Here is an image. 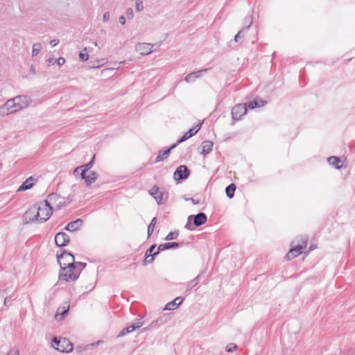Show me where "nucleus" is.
<instances>
[{
  "instance_id": "nucleus-43",
  "label": "nucleus",
  "mask_w": 355,
  "mask_h": 355,
  "mask_svg": "<svg viewBox=\"0 0 355 355\" xmlns=\"http://www.w3.org/2000/svg\"><path fill=\"white\" fill-rule=\"evenodd\" d=\"M126 15H127L128 18L132 19L134 17L133 10L130 8H128L126 11Z\"/></svg>"
},
{
  "instance_id": "nucleus-16",
  "label": "nucleus",
  "mask_w": 355,
  "mask_h": 355,
  "mask_svg": "<svg viewBox=\"0 0 355 355\" xmlns=\"http://www.w3.org/2000/svg\"><path fill=\"white\" fill-rule=\"evenodd\" d=\"M328 163L336 169H340L343 166V161L338 157L331 156L328 158Z\"/></svg>"
},
{
  "instance_id": "nucleus-27",
  "label": "nucleus",
  "mask_w": 355,
  "mask_h": 355,
  "mask_svg": "<svg viewBox=\"0 0 355 355\" xmlns=\"http://www.w3.org/2000/svg\"><path fill=\"white\" fill-rule=\"evenodd\" d=\"M13 109L6 107V102L1 106H0V116H8L13 114Z\"/></svg>"
},
{
  "instance_id": "nucleus-3",
  "label": "nucleus",
  "mask_w": 355,
  "mask_h": 355,
  "mask_svg": "<svg viewBox=\"0 0 355 355\" xmlns=\"http://www.w3.org/2000/svg\"><path fill=\"white\" fill-rule=\"evenodd\" d=\"M38 210L39 223H42L46 221L52 214V206L44 201L37 203Z\"/></svg>"
},
{
  "instance_id": "nucleus-4",
  "label": "nucleus",
  "mask_w": 355,
  "mask_h": 355,
  "mask_svg": "<svg viewBox=\"0 0 355 355\" xmlns=\"http://www.w3.org/2000/svg\"><path fill=\"white\" fill-rule=\"evenodd\" d=\"M51 345L55 349L61 352L69 353L73 349L71 343L65 338L58 339L55 337L52 340Z\"/></svg>"
},
{
  "instance_id": "nucleus-12",
  "label": "nucleus",
  "mask_w": 355,
  "mask_h": 355,
  "mask_svg": "<svg viewBox=\"0 0 355 355\" xmlns=\"http://www.w3.org/2000/svg\"><path fill=\"white\" fill-rule=\"evenodd\" d=\"M155 248H156V245H153L146 252V254H145L146 258H145V259L144 261V263H143V264L144 266L147 265V264L152 263L153 262V261H154V257L155 255H157L159 253V252L160 251V250H158L157 252H154L153 254H152L153 252L154 251V250L155 249Z\"/></svg>"
},
{
  "instance_id": "nucleus-22",
  "label": "nucleus",
  "mask_w": 355,
  "mask_h": 355,
  "mask_svg": "<svg viewBox=\"0 0 355 355\" xmlns=\"http://www.w3.org/2000/svg\"><path fill=\"white\" fill-rule=\"evenodd\" d=\"M179 247V243L176 242L173 243H165L160 244L158 246V250L160 251H163L165 250L171 249V248H176Z\"/></svg>"
},
{
  "instance_id": "nucleus-7",
  "label": "nucleus",
  "mask_w": 355,
  "mask_h": 355,
  "mask_svg": "<svg viewBox=\"0 0 355 355\" xmlns=\"http://www.w3.org/2000/svg\"><path fill=\"white\" fill-rule=\"evenodd\" d=\"M38 210L37 203L31 207L25 213L24 219L26 223L38 222Z\"/></svg>"
},
{
  "instance_id": "nucleus-51",
  "label": "nucleus",
  "mask_w": 355,
  "mask_h": 355,
  "mask_svg": "<svg viewBox=\"0 0 355 355\" xmlns=\"http://www.w3.org/2000/svg\"><path fill=\"white\" fill-rule=\"evenodd\" d=\"M83 168L82 166L76 167L73 171L74 175H77V174L79 173L80 171Z\"/></svg>"
},
{
  "instance_id": "nucleus-19",
  "label": "nucleus",
  "mask_w": 355,
  "mask_h": 355,
  "mask_svg": "<svg viewBox=\"0 0 355 355\" xmlns=\"http://www.w3.org/2000/svg\"><path fill=\"white\" fill-rule=\"evenodd\" d=\"M182 300H183V299H182L180 297H176L173 301L166 304L164 309L165 310H173V309H176L182 302Z\"/></svg>"
},
{
  "instance_id": "nucleus-55",
  "label": "nucleus",
  "mask_w": 355,
  "mask_h": 355,
  "mask_svg": "<svg viewBox=\"0 0 355 355\" xmlns=\"http://www.w3.org/2000/svg\"><path fill=\"white\" fill-rule=\"evenodd\" d=\"M62 263H67V259H63Z\"/></svg>"
},
{
  "instance_id": "nucleus-42",
  "label": "nucleus",
  "mask_w": 355,
  "mask_h": 355,
  "mask_svg": "<svg viewBox=\"0 0 355 355\" xmlns=\"http://www.w3.org/2000/svg\"><path fill=\"white\" fill-rule=\"evenodd\" d=\"M191 137L189 135L188 132H187L180 139L178 140V144L182 143L185 140L189 139Z\"/></svg>"
},
{
  "instance_id": "nucleus-9",
  "label": "nucleus",
  "mask_w": 355,
  "mask_h": 355,
  "mask_svg": "<svg viewBox=\"0 0 355 355\" xmlns=\"http://www.w3.org/2000/svg\"><path fill=\"white\" fill-rule=\"evenodd\" d=\"M189 175V170L184 165L180 166L173 174L174 179L176 180H185Z\"/></svg>"
},
{
  "instance_id": "nucleus-26",
  "label": "nucleus",
  "mask_w": 355,
  "mask_h": 355,
  "mask_svg": "<svg viewBox=\"0 0 355 355\" xmlns=\"http://www.w3.org/2000/svg\"><path fill=\"white\" fill-rule=\"evenodd\" d=\"M176 146V144H173L171 148H169L168 149L164 150L163 153H160L157 157H156V162H161V161H163L164 159H166L168 155H169L170 153V151L172 148H175Z\"/></svg>"
},
{
  "instance_id": "nucleus-14",
  "label": "nucleus",
  "mask_w": 355,
  "mask_h": 355,
  "mask_svg": "<svg viewBox=\"0 0 355 355\" xmlns=\"http://www.w3.org/2000/svg\"><path fill=\"white\" fill-rule=\"evenodd\" d=\"M149 194L156 200L158 205L162 203L163 193L157 186H154L150 189Z\"/></svg>"
},
{
  "instance_id": "nucleus-6",
  "label": "nucleus",
  "mask_w": 355,
  "mask_h": 355,
  "mask_svg": "<svg viewBox=\"0 0 355 355\" xmlns=\"http://www.w3.org/2000/svg\"><path fill=\"white\" fill-rule=\"evenodd\" d=\"M158 47L157 44H151L150 43L145 42H139L135 45V51L139 53L141 55H147L150 54L154 51L157 49H155L153 50V47Z\"/></svg>"
},
{
  "instance_id": "nucleus-18",
  "label": "nucleus",
  "mask_w": 355,
  "mask_h": 355,
  "mask_svg": "<svg viewBox=\"0 0 355 355\" xmlns=\"http://www.w3.org/2000/svg\"><path fill=\"white\" fill-rule=\"evenodd\" d=\"M34 178L33 177L28 178L23 184L19 187L17 191H23L32 188L34 184Z\"/></svg>"
},
{
  "instance_id": "nucleus-48",
  "label": "nucleus",
  "mask_w": 355,
  "mask_h": 355,
  "mask_svg": "<svg viewBox=\"0 0 355 355\" xmlns=\"http://www.w3.org/2000/svg\"><path fill=\"white\" fill-rule=\"evenodd\" d=\"M59 43V40H52L50 41V45L52 46V47H54L55 46H57Z\"/></svg>"
},
{
  "instance_id": "nucleus-56",
  "label": "nucleus",
  "mask_w": 355,
  "mask_h": 355,
  "mask_svg": "<svg viewBox=\"0 0 355 355\" xmlns=\"http://www.w3.org/2000/svg\"><path fill=\"white\" fill-rule=\"evenodd\" d=\"M94 46H97V43L96 42H94Z\"/></svg>"
},
{
  "instance_id": "nucleus-8",
  "label": "nucleus",
  "mask_w": 355,
  "mask_h": 355,
  "mask_svg": "<svg viewBox=\"0 0 355 355\" xmlns=\"http://www.w3.org/2000/svg\"><path fill=\"white\" fill-rule=\"evenodd\" d=\"M247 112L246 104H239L235 105L232 110V118L234 120H239L242 116Z\"/></svg>"
},
{
  "instance_id": "nucleus-37",
  "label": "nucleus",
  "mask_w": 355,
  "mask_h": 355,
  "mask_svg": "<svg viewBox=\"0 0 355 355\" xmlns=\"http://www.w3.org/2000/svg\"><path fill=\"white\" fill-rule=\"evenodd\" d=\"M94 159H95V155H94L92 160L89 163L82 165L83 168H85V170L89 171L93 166Z\"/></svg>"
},
{
  "instance_id": "nucleus-15",
  "label": "nucleus",
  "mask_w": 355,
  "mask_h": 355,
  "mask_svg": "<svg viewBox=\"0 0 355 355\" xmlns=\"http://www.w3.org/2000/svg\"><path fill=\"white\" fill-rule=\"evenodd\" d=\"M192 219L193 220V225L196 227H199L205 224L207 220L206 214L202 212L198 213L195 216L193 215Z\"/></svg>"
},
{
  "instance_id": "nucleus-35",
  "label": "nucleus",
  "mask_w": 355,
  "mask_h": 355,
  "mask_svg": "<svg viewBox=\"0 0 355 355\" xmlns=\"http://www.w3.org/2000/svg\"><path fill=\"white\" fill-rule=\"evenodd\" d=\"M159 320L153 321L148 327H144L142 329V331L144 332V331H148V330L154 328L155 327L157 326L158 323H159Z\"/></svg>"
},
{
  "instance_id": "nucleus-28",
  "label": "nucleus",
  "mask_w": 355,
  "mask_h": 355,
  "mask_svg": "<svg viewBox=\"0 0 355 355\" xmlns=\"http://www.w3.org/2000/svg\"><path fill=\"white\" fill-rule=\"evenodd\" d=\"M236 188V187L234 184H230L226 187L225 193L228 198H232L234 197Z\"/></svg>"
},
{
  "instance_id": "nucleus-52",
  "label": "nucleus",
  "mask_w": 355,
  "mask_h": 355,
  "mask_svg": "<svg viewBox=\"0 0 355 355\" xmlns=\"http://www.w3.org/2000/svg\"><path fill=\"white\" fill-rule=\"evenodd\" d=\"M119 23L121 25H124L125 24V18L124 16H121L119 19Z\"/></svg>"
},
{
  "instance_id": "nucleus-36",
  "label": "nucleus",
  "mask_w": 355,
  "mask_h": 355,
  "mask_svg": "<svg viewBox=\"0 0 355 355\" xmlns=\"http://www.w3.org/2000/svg\"><path fill=\"white\" fill-rule=\"evenodd\" d=\"M236 348H237V346L236 344L229 343L226 346V351L227 352H233L234 351H235L236 349Z\"/></svg>"
},
{
  "instance_id": "nucleus-10",
  "label": "nucleus",
  "mask_w": 355,
  "mask_h": 355,
  "mask_svg": "<svg viewBox=\"0 0 355 355\" xmlns=\"http://www.w3.org/2000/svg\"><path fill=\"white\" fill-rule=\"evenodd\" d=\"M144 322L141 320H138L135 323L131 324L130 326H128L124 329H122V331L119 334L118 336H123L125 334H128L129 333H131L136 329L140 328L141 326H143Z\"/></svg>"
},
{
  "instance_id": "nucleus-24",
  "label": "nucleus",
  "mask_w": 355,
  "mask_h": 355,
  "mask_svg": "<svg viewBox=\"0 0 355 355\" xmlns=\"http://www.w3.org/2000/svg\"><path fill=\"white\" fill-rule=\"evenodd\" d=\"M69 305L65 304L63 306H60L58 309L57 313L55 314V318L58 320H62V316L66 314L69 310Z\"/></svg>"
},
{
  "instance_id": "nucleus-34",
  "label": "nucleus",
  "mask_w": 355,
  "mask_h": 355,
  "mask_svg": "<svg viewBox=\"0 0 355 355\" xmlns=\"http://www.w3.org/2000/svg\"><path fill=\"white\" fill-rule=\"evenodd\" d=\"M193 215H190L187 218V223L185 225V228L187 230H193L194 229L191 223Z\"/></svg>"
},
{
  "instance_id": "nucleus-46",
  "label": "nucleus",
  "mask_w": 355,
  "mask_h": 355,
  "mask_svg": "<svg viewBox=\"0 0 355 355\" xmlns=\"http://www.w3.org/2000/svg\"><path fill=\"white\" fill-rule=\"evenodd\" d=\"M109 19H110V12H105L103 16V21L104 22H107L109 20Z\"/></svg>"
},
{
  "instance_id": "nucleus-54",
  "label": "nucleus",
  "mask_w": 355,
  "mask_h": 355,
  "mask_svg": "<svg viewBox=\"0 0 355 355\" xmlns=\"http://www.w3.org/2000/svg\"><path fill=\"white\" fill-rule=\"evenodd\" d=\"M314 248H315L313 245H311L309 248V251L313 250Z\"/></svg>"
},
{
  "instance_id": "nucleus-23",
  "label": "nucleus",
  "mask_w": 355,
  "mask_h": 355,
  "mask_svg": "<svg viewBox=\"0 0 355 355\" xmlns=\"http://www.w3.org/2000/svg\"><path fill=\"white\" fill-rule=\"evenodd\" d=\"M252 17H250L249 18V20H248V25L247 26L246 28H243V29H241V31H239L237 34L235 35L234 37V41L236 42H239L240 39L243 38L244 37V33H243V30L244 29H248L249 28L251 25L252 24Z\"/></svg>"
},
{
  "instance_id": "nucleus-32",
  "label": "nucleus",
  "mask_w": 355,
  "mask_h": 355,
  "mask_svg": "<svg viewBox=\"0 0 355 355\" xmlns=\"http://www.w3.org/2000/svg\"><path fill=\"white\" fill-rule=\"evenodd\" d=\"M42 49L41 44L40 43H35L33 45L32 49V55H37Z\"/></svg>"
},
{
  "instance_id": "nucleus-41",
  "label": "nucleus",
  "mask_w": 355,
  "mask_h": 355,
  "mask_svg": "<svg viewBox=\"0 0 355 355\" xmlns=\"http://www.w3.org/2000/svg\"><path fill=\"white\" fill-rule=\"evenodd\" d=\"M79 57L81 60L83 61H86L89 59V55L87 53L80 52L79 53Z\"/></svg>"
},
{
  "instance_id": "nucleus-17",
  "label": "nucleus",
  "mask_w": 355,
  "mask_h": 355,
  "mask_svg": "<svg viewBox=\"0 0 355 355\" xmlns=\"http://www.w3.org/2000/svg\"><path fill=\"white\" fill-rule=\"evenodd\" d=\"M83 220L81 219H77L74 221L70 222L65 229L70 232H74L78 230L82 225Z\"/></svg>"
},
{
  "instance_id": "nucleus-13",
  "label": "nucleus",
  "mask_w": 355,
  "mask_h": 355,
  "mask_svg": "<svg viewBox=\"0 0 355 355\" xmlns=\"http://www.w3.org/2000/svg\"><path fill=\"white\" fill-rule=\"evenodd\" d=\"M208 71V69H205L190 73L184 78V80L188 83H193L197 78H200L204 73Z\"/></svg>"
},
{
  "instance_id": "nucleus-45",
  "label": "nucleus",
  "mask_w": 355,
  "mask_h": 355,
  "mask_svg": "<svg viewBox=\"0 0 355 355\" xmlns=\"http://www.w3.org/2000/svg\"><path fill=\"white\" fill-rule=\"evenodd\" d=\"M64 63H65V59H64L63 57H60V58L57 60V64H58V65H59V66H62V65H63Z\"/></svg>"
},
{
  "instance_id": "nucleus-29",
  "label": "nucleus",
  "mask_w": 355,
  "mask_h": 355,
  "mask_svg": "<svg viewBox=\"0 0 355 355\" xmlns=\"http://www.w3.org/2000/svg\"><path fill=\"white\" fill-rule=\"evenodd\" d=\"M59 199H60V197L57 194L51 193V194L49 195L47 199L46 200H44V202H47L49 205L51 206L52 204H54V202Z\"/></svg>"
},
{
  "instance_id": "nucleus-25",
  "label": "nucleus",
  "mask_w": 355,
  "mask_h": 355,
  "mask_svg": "<svg viewBox=\"0 0 355 355\" xmlns=\"http://www.w3.org/2000/svg\"><path fill=\"white\" fill-rule=\"evenodd\" d=\"M265 105V101L259 98H256L254 101L248 103V107L250 109H254L255 107H261Z\"/></svg>"
},
{
  "instance_id": "nucleus-21",
  "label": "nucleus",
  "mask_w": 355,
  "mask_h": 355,
  "mask_svg": "<svg viewBox=\"0 0 355 355\" xmlns=\"http://www.w3.org/2000/svg\"><path fill=\"white\" fill-rule=\"evenodd\" d=\"M98 174L94 171H90L87 175L85 180V184L87 186L91 185L92 184L94 183L96 180H97Z\"/></svg>"
},
{
  "instance_id": "nucleus-49",
  "label": "nucleus",
  "mask_w": 355,
  "mask_h": 355,
  "mask_svg": "<svg viewBox=\"0 0 355 355\" xmlns=\"http://www.w3.org/2000/svg\"><path fill=\"white\" fill-rule=\"evenodd\" d=\"M186 200H191L194 205L200 204V202L199 200H196L193 198H186Z\"/></svg>"
},
{
  "instance_id": "nucleus-50",
  "label": "nucleus",
  "mask_w": 355,
  "mask_h": 355,
  "mask_svg": "<svg viewBox=\"0 0 355 355\" xmlns=\"http://www.w3.org/2000/svg\"><path fill=\"white\" fill-rule=\"evenodd\" d=\"M101 343H102V341L101 340H98L96 343H92V344L87 345V348H94V347L97 346Z\"/></svg>"
},
{
  "instance_id": "nucleus-44",
  "label": "nucleus",
  "mask_w": 355,
  "mask_h": 355,
  "mask_svg": "<svg viewBox=\"0 0 355 355\" xmlns=\"http://www.w3.org/2000/svg\"><path fill=\"white\" fill-rule=\"evenodd\" d=\"M87 171H87V170H85V168H83L81 169V171H80V176H81V178H82L83 180H84L85 181L86 178H87Z\"/></svg>"
},
{
  "instance_id": "nucleus-5",
  "label": "nucleus",
  "mask_w": 355,
  "mask_h": 355,
  "mask_svg": "<svg viewBox=\"0 0 355 355\" xmlns=\"http://www.w3.org/2000/svg\"><path fill=\"white\" fill-rule=\"evenodd\" d=\"M306 245L307 240L306 239H302L301 243H298L297 245H295V241H293L291 243L292 248L286 254L285 257L286 259L289 261L297 257L302 253V250L306 247Z\"/></svg>"
},
{
  "instance_id": "nucleus-11",
  "label": "nucleus",
  "mask_w": 355,
  "mask_h": 355,
  "mask_svg": "<svg viewBox=\"0 0 355 355\" xmlns=\"http://www.w3.org/2000/svg\"><path fill=\"white\" fill-rule=\"evenodd\" d=\"M55 242L58 246H65L69 242V237L64 232H59L55 236Z\"/></svg>"
},
{
  "instance_id": "nucleus-30",
  "label": "nucleus",
  "mask_w": 355,
  "mask_h": 355,
  "mask_svg": "<svg viewBox=\"0 0 355 355\" xmlns=\"http://www.w3.org/2000/svg\"><path fill=\"white\" fill-rule=\"evenodd\" d=\"M156 222H157V218L155 217H154L151 220V222H150V223L149 224V225L148 227V237L150 236V235L153 234V232L154 231V228H155V224H156Z\"/></svg>"
},
{
  "instance_id": "nucleus-2",
  "label": "nucleus",
  "mask_w": 355,
  "mask_h": 355,
  "mask_svg": "<svg viewBox=\"0 0 355 355\" xmlns=\"http://www.w3.org/2000/svg\"><path fill=\"white\" fill-rule=\"evenodd\" d=\"M31 102L32 101L28 96L20 95L6 101V107L8 109H13V112L15 113L28 107Z\"/></svg>"
},
{
  "instance_id": "nucleus-47",
  "label": "nucleus",
  "mask_w": 355,
  "mask_h": 355,
  "mask_svg": "<svg viewBox=\"0 0 355 355\" xmlns=\"http://www.w3.org/2000/svg\"><path fill=\"white\" fill-rule=\"evenodd\" d=\"M55 62V58L53 56L49 57L47 60L49 65L53 64Z\"/></svg>"
},
{
  "instance_id": "nucleus-20",
  "label": "nucleus",
  "mask_w": 355,
  "mask_h": 355,
  "mask_svg": "<svg viewBox=\"0 0 355 355\" xmlns=\"http://www.w3.org/2000/svg\"><path fill=\"white\" fill-rule=\"evenodd\" d=\"M202 154H208L212 150L213 142L209 140L204 141L202 144Z\"/></svg>"
},
{
  "instance_id": "nucleus-38",
  "label": "nucleus",
  "mask_w": 355,
  "mask_h": 355,
  "mask_svg": "<svg viewBox=\"0 0 355 355\" xmlns=\"http://www.w3.org/2000/svg\"><path fill=\"white\" fill-rule=\"evenodd\" d=\"M135 7L137 12H140L144 9L143 2L141 0H135Z\"/></svg>"
},
{
  "instance_id": "nucleus-39",
  "label": "nucleus",
  "mask_w": 355,
  "mask_h": 355,
  "mask_svg": "<svg viewBox=\"0 0 355 355\" xmlns=\"http://www.w3.org/2000/svg\"><path fill=\"white\" fill-rule=\"evenodd\" d=\"M178 233L175 232H170L165 238V240L170 241L175 239L178 236Z\"/></svg>"
},
{
  "instance_id": "nucleus-40",
  "label": "nucleus",
  "mask_w": 355,
  "mask_h": 355,
  "mask_svg": "<svg viewBox=\"0 0 355 355\" xmlns=\"http://www.w3.org/2000/svg\"><path fill=\"white\" fill-rule=\"evenodd\" d=\"M85 266H86L85 263H82V262H76L75 263V267H76V270H80V272Z\"/></svg>"
},
{
  "instance_id": "nucleus-33",
  "label": "nucleus",
  "mask_w": 355,
  "mask_h": 355,
  "mask_svg": "<svg viewBox=\"0 0 355 355\" xmlns=\"http://www.w3.org/2000/svg\"><path fill=\"white\" fill-rule=\"evenodd\" d=\"M202 123H199L196 125V128H191L187 132L189 135L191 137L195 135L200 129Z\"/></svg>"
},
{
  "instance_id": "nucleus-53",
  "label": "nucleus",
  "mask_w": 355,
  "mask_h": 355,
  "mask_svg": "<svg viewBox=\"0 0 355 355\" xmlns=\"http://www.w3.org/2000/svg\"><path fill=\"white\" fill-rule=\"evenodd\" d=\"M7 302H8V298H7V297H6V298L4 299V302H3L4 305H6V304H7Z\"/></svg>"
},
{
  "instance_id": "nucleus-31",
  "label": "nucleus",
  "mask_w": 355,
  "mask_h": 355,
  "mask_svg": "<svg viewBox=\"0 0 355 355\" xmlns=\"http://www.w3.org/2000/svg\"><path fill=\"white\" fill-rule=\"evenodd\" d=\"M200 275L197 276L196 278L189 282L187 284V291L191 290L192 288L196 286L198 284V279Z\"/></svg>"
},
{
  "instance_id": "nucleus-1",
  "label": "nucleus",
  "mask_w": 355,
  "mask_h": 355,
  "mask_svg": "<svg viewBox=\"0 0 355 355\" xmlns=\"http://www.w3.org/2000/svg\"><path fill=\"white\" fill-rule=\"evenodd\" d=\"M58 261L61 270L59 274L60 280L67 282L75 281L80 275V270L75 267L74 257L70 252H64L58 255Z\"/></svg>"
}]
</instances>
